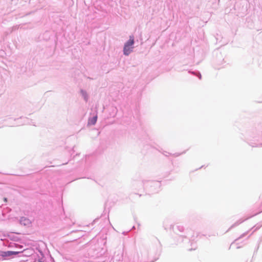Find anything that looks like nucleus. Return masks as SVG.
<instances>
[{
    "mask_svg": "<svg viewBox=\"0 0 262 262\" xmlns=\"http://www.w3.org/2000/svg\"><path fill=\"white\" fill-rule=\"evenodd\" d=\"M259 198H260V200H261V206H260V208H259V211H258V212H257L255 213L253 215H251L250 216H249V217H252V216H253V215H256V214H258L259 213H260V212H262V194H261V195H260V196H259ZM248 218H249V217H248ZM247 219H248V217H247Z\"/></svg>",
    "mask_w": 262,
    "mask_h": 262,
    "instance_id": "7ed1b4c3",
    "label": "nucleus"
},
{
    "mask_svg": "<svg viewBox=\"0 0 262 262\" xmlns=\"http://www.w3.org/2000/svg\"><path fill=\"white\" fill-rule=\"evenodd\" d=\"M23 221H24V222H25V223H24L25 224H29V221L28 220H27V219H24V220H23V219H21V222H23Z\"/></svg>",
    "mask_w": 262,
    "mask_h": 262,
    "instance_id": "423d86ee",
    "label": "nucleus"
},
{
    "mask_svg": "<svg viewBox=\"0 0 262 262\" xmlns=\"http://www.w3.org/2000/svg\"><path fill=\"white\" fill-rule=\"evenodd\" d=\"M134 38L133 36H129V39L125 43L123 48V53L125 55H128L133 51Z\"/></svg>",
    "mask_w": 262,
    "mask_h": 262,
    "instance_id": "f257e3e1",
    "label": "nucleus"
},
{
    "mask_svg": "<svg viewBox=\"0 0 262 262\" xmlns=\"http://www.w3.org/2000/svg\"><path fill=\"white\" fill-rule=\"evenodd\" d=\"M19 253V252L17 251H7L3 252L2 255L3 256H10L12 255H16Z\"/></svg>",
    "mask_w": 262,
    "mask_h": 262,
    "instance_id": "f03ea898",
    "label": "nucleus"
},
{
    "mask_svg": "<svg viewBox=\"0 0 262 262\" xmlns=\"http://www.w3.org/2000/svg\"><path fill=\"white\" fill-rule=\"evenodd\" d=\"M4 201L5 202H7V199L6 198H4Z\"/></svg>",
    "mask_w": 262,
    "mask_h": 262,
    "instance_id": "0eeeda50",
    "label": "nucleus"
},
{
    "mask_svg": "<svg viewBox=\"0 0 262 262\" xmlns=\"http://www.w3.org/2000/svg\"><path fill=\"white\" fill-rule=\"evenodd\" d=\"M261 225H262L261 224H256L255 226H254L252 228V229H253V231H255L258 230V229H259L260 228V227L261 226Z\"/></svg>",
    "mask_w": 262,
    "mask_h": 262,
    "instance_id": "39448f33",
    "label": "nucleus"
},
{
    "mask_svg": "<svg viewBox=\"0 0 262 262\" xmlns=\"http://www.w3.org/2000/svg\"><path fill=\"white\" fill-rule=\"evenodd\" d=\"M97 116L94 117L93 118L89 120V123L93 124V125L95 124L97 121Z\"/></svg>",
    "mask_w": 262,
    "mask_h": 262,
    "instance_id": "20e7f679",
    "label": "nucleus"
},
{
    "mask_svg": "<svg viewBox=\"0 0 262 262\" xmlns=\"http://www.w3.org/2000/svg\"><path fill=\"white\" fill-rule=\"evenodd\" d=\"M260 145L262 146V143H261V144H260Z\"/></svg>",
    "mask_w": 262,
    "mask_h": 262,
    "instance_id": "6e6552de",
    "label": "nucleus"
}]
</instances>
